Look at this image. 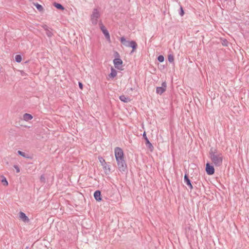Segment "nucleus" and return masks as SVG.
Listing matches in <instances>:
<instances>
[{
  "mask_svg": "<svg viewBox=\"0 0 249 249\" xmlns=\"http://www.w3.org/2000/svg\"><path fill=\"white\" fill-rule=\"evenodd\" d=\"M114 153L119 170L121 172H124L127 168V165L124 159L123 150L120 147H116L114 149Z\"/></svg>",
  "mask_w": 249,
  "mask_h": 249,
  "instance_id": "f257e3e1",
  "label": "nucleus"
},
{
  "mask_svg": "<svg viewBox=\"0 0 249 249\" xmlns=\"http://www.w3.org/2000/svg\"><path fill=\"white\" fill-rule=\"evenodd\" d=\"M210 156L211 160L215 166L218 167L221 165L223 156L221 152H218L216 149L211 148Z\"/></svg>",
  "mask_w": 249,
  "mask_h": 249,
  "instance_id": "f03ea898",
  "label": "nucleus"
},
{
  "mask_svg": "<svg viewBox=\"0 0 249 249\" xmlns=\"http://www.w3.org/2000/svg\"><path fill=\"white\" fill-rule=\"evenodd\" d=\"M100 17V13L97 8L93 9L90 16V20L93 25H96L98 22V19Z\"/></svg>",
  "mask_w": 249,
  "mask_h": 249,
  "instance_id": "7ed1b4c3",
  "label": "nucleus"
},
{
  "mask_svg": "<svg viewBox=\"0 0 249 249\" xmlns=\"http://www.w3.org/2000/svg\"><path fill=\"white\" fill-rule=\"evenodd\" d=\"M99 25H100V29L102 31V32H103V34L104 35L108 41H110V35H109V34L108 31L107 30V29L106 28L105 26L102 24V23L101 22H100L99 23Z\"/></svg>",
  "mask_w": 249,
  "mask_h": 249,
  "instance_id": "20e7f679",
  "label": "nucleus"
},
{
  "mask_svg": "<svg viewBox=\"0 0 249 249\" xmlns=\"http://www.w3.org/2000/svg\"><path fill=\"white\" fill-rule=\"evenodd\" d=\"M167 85L165 81L161 84V87H159L156 88V93L160 95L162 94L166 89Z\"/></svg>",
  "mask_w": 249,
  "mask_h": 249,
  "instance_id": "39448f33",
  "label": "nucleus"
},
{
  "mask_svg": "<svg viewBox=\"0 0 249 249\" xmlns=\"http://www.w3.org/2000/svg\"><path fill=\"white\" fill-rule=\"evenodd\" d=\"M115 67L118 70H122L123 61L120 58H115L113 60Z\"/></svg>",
  "mask_w": 249,
  "mask_h": 249,
  "instance_id": "423d86ee",
  "label": "nucleus"
},
{
  "mask_svg": "<svg viewBox=\"0 0 249 249\" xmlns=\"http://www.w3.org/2000/svg\"><path fill=\"white\" fill-rule=\"evenodd\" d=\"M206 171L208 175H212L214 173V168L213 166L211 165L209 163H207L206 165Z\"/></svg>",
  "mask_w": 249,
  "mask_h": 249,
  "instance_id": "0eeeda50",
  "label": "nucleus"
},
{
  "mask_svg": "<svg viewBox=\"0 0 249 249\" xmlns=\"http://www.w3.org/2000/svg\"><path fill=\"white\" fill-rule=\"evenodd\" d=\"M143 137L144 138L145 141H146V145L147 147L150 149L151 151H152L154 149V147L152 143L149 142V140L147 138L146 136L145 132H144L143 134Z\"/></svg>",
  "mask_w": 249,
  "mask_h": 249,
  "instance_id": "6e6552de",
  "label": "nucleus"
},
{
  "mask_svg": "<svg viewBox=\"0 0 249 249\" xmlns=\"http://www.w3.org/2000/svg\"><path fill=\"white\" fill-rule=\"evenodd\" d=\"M19 217L21 220H22L24 222H29V218L26 215V214L20 212L19 213Z\"/></svg>",
  "mask_w": 249,
  "mask_h": 249,
  "instance_id": "1a4fd4ad",
  "label": "nucleus"
},
{
  "mask_svg": "<svg viewBox=\"0 0 249 249\" xmlns=\"http://www.w3.org/2000/svg\"><path fill=\"white\" fill-rule=\"evenodd\" d=\"M43 28L45 30L46 34L48 37H51L53 36V33L51 29L49 28L47 25H44Z\"/></svg>",
  "mask_w": 249,
  "mask_h": 249,
  "instance_id": "9d476101",
  "label": "nucleus"
},
{
  "mask_svg": "<svg viewBox=\"0 0 249 249\" xmlns=\"http://www.w3.org/2000/svg\"><path fill=\"white\" fill-rule=\"evenodd\" d=\"M184 180V182L189 187L190 189H192L193 188V186H192L191 181L189 179L187 174L185 175Z\"/></svg>",
  "mask_w": 249,
  "mask_h": 249,
  "instance_id": "9b49d317",
  "label": "nucleus"
},
{
  "mask_svg": "<svg viewBox=\"0 0 249 249\" xmlns=\"http://www.w3.org/2000/svg\"><path fill=\"white\" fill-rule=\"evenodd\" d=\"M101 192L99 190L96 191L94 193V197L96 200L100 201L102 200Z\"/></svg>",
  "mask_w": 249,
  "mask_h": 249,
  "instance_id": "f8f14e48",
  "label": "nucleus"
},
{
  "mask_svg": "<svg viewBox=\"0 0 249 249\" xmlns=\"http://www.w3.org/2000/svg\"><path fill=\"white\" fill-rule=\"evenodd\" d=\"M121 42L125 46L129 47L130 44V41L126 40L124 37H121L120 38Z\"/></svg>",
  "mask_w": 249,
  "mask_h": 249,
  "instance_id": "ddd939ff",
  "label": "nucleus"
},
{
  "mask_svg": "<svg viewBox=\"0 0 249 249\" xmlns=\"http://www.w3.org/2000/svg\"><path fill=\"white\" fill-rule=\"evenodd\" d=\"M119 99L121 101L124 103H128L130 101V99L129 97H126L124 95L120 96Z\"/></svg>",
  "mask_w": 249,
  "mask_h": 249,
  "instance_id": "4468645a",
  "label": "nucleus"
},
{
  "mask_svg": "<svg viewBox=\"0 0 249 249\" xmlns=\"http://www.w3.org/2000/svg\"><path fill=\"white\" fill-rule=\"evenodd\" d=\"M103 168L106 174L107 175L110 172V166L107 163L103 165Z\"/></svg>",
  "mask_w": 249,
  "mask_h": 249,
  "instance_id": "2eb2a0df",
  "label": "nucleus"
},
{
  "mask_svg": "<svg viewBox=\"0 0 249 249\" xmlns=\"http://www.w3.org/2000/svg\"><path fill=\"white\" fill-rule=\"evenodd\" d=\"M23 118L24 120L28 121L33 118V116L30 114L25 113L23 115Z\"/></svg>",
  "mask_w": 249,
  "mask_h": 249,
  "instance_id": "dca6fc26",
  "label": "nucleus"
},
{
  "mask_svg": "<svg viewBox=\"0 0 249 249\" xmlns=\"http://www.w3.org/2000/svg\"><path fill=\"white\" fill-rule=\"evenodd\" d=\"M129 47L132 48L133 49L132 51H131V53L133 52L137 47V44L136 42L135 41H130V44Z\"/></svg>",
  "mask_w": 249,
  "mask_h": 249,
  "instance_id": "f3484780",
  "label": "nucleus"
},
{
  "mask_svg": "<svg viewBox=\"0 0 249 249\" xmlns=\"http://www.w3.org/2000/svg\"><path fill=\"white\" fill-rule=\"evenodd\" d=\"M117 75V71L113 68H111V72L109 75V77L111 78H114Z\"/></svg>",
  "mask_w": 249,
  "mask_h": 249,
  "instance_id": "a211bd4d",
  "label": "nucleus"
},
{
  "mask_svg": "<svg viewBox=\"0 0 249 249\" xmlns=\"http://www.w3.org/2000/svg\"><path fill=\"white\" fill-rule=\"evenodd\" d=\"M53 5L55 7H56L58 9H60V10H63L64 9V7L62 6V4H61L60 3L54 2L53 3Z\"/></svg>",
  "mask_w": 249,
  "mask_h": 249,
  "instance_id": "6ab92c4d",
  "label": "nucleus"
},
{
  "mask_svg": "<svg viewBox=\"0 0 249 249\" xmlns=\"http://www.w3.org/2000/svg\"><path fill=\"white\" fill-rule=\"evenodd\" d=\"M1 181L4 186H6L8 185V182L6 178L4 177H2Z\"/></svg>",
  "mask_w": 249,
  "mask_h": 249,
  "instance_id": "aec40b11",
  "label": "nucleus"
},
{
  "mask_svg": "<svg viewBox=\"0 0 249 249\" xmlns=\"http://www.w3.org/2000/svg\"><path fill=\"white\" fill-rule=\"evenodd\" d=\"M168 60L170 63H173L174 61V57L173 54H170L168 56Z\"/></svg>",
  "mask_w": 249,
  "mask_h": 249,
  "instance_id": "412c9836",
  "label": "nucleus"
},
{
  "mask_svg": "<svg viewBox=\"0 0 249 249\" xmlns=\"http://www.w3.org/2000/svg\"><path fill=\"white\" fill-rule=\"evenodd\" d=\"M98 160H99V162L101 164V165L103 166V165H105L106 163H107L105 161V160L104 159V158L102 157H99Z\"/></svg>",
  "mask_w": 249,
  "mask_h": 249,
  "instance_id": "4be33fe9",
  "label": "nucleus"
},
{
  "mask_svg": "<svg viewBox=\"0 0 249 249\" xmlns=\"http://www.w3.org/2000/svg\"><path fill=\"white\" fill-rule=\"evenodd\" d=\"M22 58L20 55L18 54L15 56V60L16 62L19 63L21 62Z\"/></svg>",
  "mask_w": 249,
  "mask_h": 249,
  "instance_id": "5701e85b",
  "label": "nucleus"
},
{
  "mask_svg": "<svg viewBox=\"0 0 249 249\" xmlns=\"http://www.w3.org/2000/svg\"><path fill=\"white\" fill-rule=\"evenodd\" d=\"M158 60L160 62H163L164 58L163 55H160L158 57Z\"/></svg>",
  "mask_w": 249,
  "mask_h": 249,
  "instance_id": "b1692460",
  "label": "nucleus"
},
{
  "mask_svg": "<svg viewBox=\"0 0 249 249\" xmlns=\"http://www.w3.org/2000/svg\"><path fill=\"white\" fill-rule=\"evenodd\" d=\"M36 8L37 9V10H38L39 11H41L43 10V7L42 6L39 4L38 3H36L35 4Z\"/></svg>",
  "mask_w": 249,
  "mask_h": 249,
  "instance_id": "393cba45",
  "label": "nucleus"
},
{
  "mask_svg": "<svg viewBox=\"0 0 249 249\" xmlns=\"http://www.w3.org/2000/svg\"><path fill=\"white\" fill-rule=\"evenodd\" d=\"M18 153L19 155L22 156L23 157L27 158L25 153L19 150L18 151Z\"/></svg>",
  "mask_w": 249,
  "mask_h": 249,
  "instance_id": "a878e982",
  "label": "nucleus"
},
{
  "mask_svg": "<svg viewBox=\"0 0 249 249\" xmlns=\"http://www.w3.org/2000/svg\"><path fill=\"white\" fill-rule=\"evenodd\" d=\"M14 167L16 170V171H17V173H19L20 172L19 168L18 167V165H15L14 166Z\"/></svg>",
  "mask_w": 249,
  "mask_h": 249,
  "instance_id": "bb28decb",
  "label": "nucleus"
},
{
  "mask_svg": "<svg viewBox=\"0 0 249 249\" xmlns=\"http://www.w3.org/2000/svg\"><path fill=\"white\" fill-rule=\"evenodd\" d=\"M40 181L42 182L45 181V178L44 175H41L40 178Z\"/></svg>",
  "mask_w": 249,
  "mask_h": 249,
  "instance_id": "cd10ccee",
  "label": "nucleus"
},
{
  "mask_svg": "<svg viewBox=\"0 0 249 249\" xmlns=\"http://www.w3.org/2000/svg\"><path fill=\"white\" fill-rule=\"evenodd\" d=\"M179 14L181 16H182L184 15V11L182 7H180V12Z\"/></svg>",
  "mask_w": 249,
  "mask_h": 249,
  "instance_id": "c85d7f7f",
  "label": "nucleus"
},
{
  "mask_svg": "<svg viewBox=\"0 0 249 249\" xmlns=\"http://www.w3.org/2000/svg\"><path fill=\"white\" fill-rule=\"evenodd\" d=\"M79 87L81 89H83V84L81 82H79L78 83Z\"/></svg>",
  "mask_w": 249,
  "mask_h": 249,
  "instance_id": "c756f323",
  "label": "nucleus"
}]
</instances>
